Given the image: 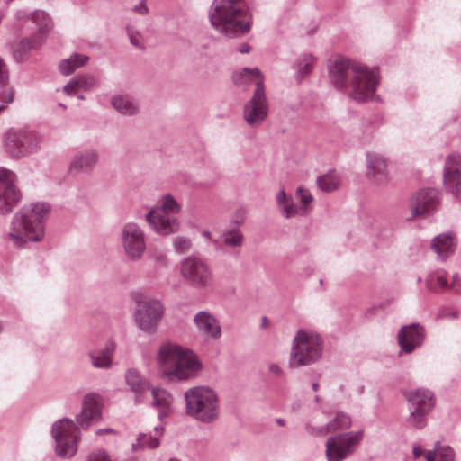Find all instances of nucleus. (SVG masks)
Returning a JSON list of instances; mask_svg holds the SVG:
<instances>
[{
    "mask_svg": "<svg viewBox=\"0 0 461 461\" xmlns=\"http://www.w3.org/2000/svg\"><path fill=\"white\" fill-rule=\"evenodd\" d=\"M102 397L90 393L82 401L81 411L76 416V421L68 418L56 420L51 426V436L55 441V452L61 458L74 456L80 438V428L87 429L102 418Z\"/></svg>",
    "mask_w": 461,
    "mask_h": 461,
    "instance_id": "1",
    "label": "nucleus"
},
{
    "mask_svg": "<svg viewBox=\"0 0 461 461\" xmlns=\"http://www.w3.org/2000/svg\"><path fill=\"white\" fill-rule=\"evenodd\" d=\"M330 78L337 89L350 86L349 96L357 102L374 98L379 83L377 73L357 61L339 59L329 68Z\"/></svg>",
    "mask_w": 461,
    "mask_h": 461,
    "instance_id": "2",
    "label": "nucleus"
},
{
    "mask_svg": "<svg viewBox=\"0 0 461 461\" xmlns=\"http://www.w3.org/2000/svg\"><path fill=\"white\" fill-rule=\"evenodd\" d=\"M208 17L212 27L228 38H239L249 33L253 22L244 0H213Z\"/></svg>",
    "mask_w": 461,
    "mask_h": 461,
    "instance_id": "3",
    "label": "nucleus"
},
{
    "mask_svg": "<svg viewBox=\"0 0 461 461\" xmlns=\"http://www.w3.org/2000/svg\"><path fill=\"white\" fill-rule=\"evenodd\" d=\"M156 360L160 377L167 382L189 380L202 370L201 362L192 351L172 342L161 344Z\"/></svg>",
    "mask_w": 461,
    "mask_h": 461,
    "instance_id": "4",
    "label": "nucleus"
},
{
    "mask_svg": "<svg viewBox=\"0 0 461 461\" xmlns=\"http://www.w3.org/2000/svg\"><path fill=\"white\" fill-rule=\"evenodd\" d=\"M50 206L36 203L21 208L13 217L8 238L14 247L23 248L28 242L40 241L44 237L43 221Z\"/></svg>",
    "mask_w": 461,
    "mask_h": 461,
    "instance_id": "5",
    "label": "nucleus"
},
{
    "mask_svg": "<svg viewBox=\"0 0 461 461\" xmlns=\"http://www.w3.org/2000/svg\"><path fill=\"white\" fill-rule=\"evenodd\" d=\"M233 80L237 85L249 81L255 83L253 95L243 106V119L249 127H259L267 119L269 110L260 70L257 68H244L240 72L234 74Z\"/></svg>",
    "mask_w": 461,
    "mask_h": 461,
    "instance_id": "6",
    "label": "nucleus"
},
{
    "mask_svg": "<svg viewBox=\"0 0 461 461\" xmlns=\"http://www.w3.org/2000/svg\"><path fill=\"white\" fill-rule=\"evenodd\" d=\"M186 413L203 423L215 421L220 414L217 393L209 386H194L185 393Z\"/></svg>",
    "mask_w": 461,
    "mask_h": 461,
    "instance_id": "7",
    "label": "nucleus"
},
{
    "mask_svg": "<svg viewBox=\"0 0 461 461\" xmlns=\"http://www.w3.org/2000/svg\"><path fill=\"white\" fill-rule=\"evenodd\" d=\"M323 340L312 330L300 329L293 341L289 356V366L297 368L319 361L322 356Z\"/></svg>",
    "mask_w": 461,
    "mask_h": 461,
    "instance_id": "8",
    "label": "nucleus"
},
{
    "mask_svg": "<svg viewBox=\"0 0 461 461\" xmlns=\"http://www.w3.org/2000/svg\"><path fill=\"white\" fill-rule=\"evenodd\" d=\"M181 206L171 194L164 195L160 203L152 208L145 216L150 229L160 235H170L179 230L176 215Z\"/></svg>",
    "mask_w": 461,
    "mask_h": 461,
    "instance_id": "9",
    "label": "nucleus"
},
{
    "mask_svg": "<svg viewBox=\"0 0 461 461\" xmlns=\"http://www.w3.org/2000/svg\"><path fill=\"white\" fill-rule=\"evenodd\" d=\"M179 271L185 283L194 289L207 292L214 287V275L208 262L197 256H188L180 262Z\"/></svg>",
    "mask_w": 461,
    "mask_h": 461,
    "instance_id": "10",
    "label": "nucleus"
},
{
    "mask_svg": "<svg viewBox=\"0 0 461 461\" xmlns=\"http://www.w3.org/2000/svg\"><path fill=\"white\" fill-rule=\"evenodd\" d=\"M41 137L29 128H11L4 135L3 146L13 158L29 156L40 149Z\"/></svg>",
    "mask_w": 461,
    "mask_h": 461,
    "instance_id": "11",
    "label": "nucleus"
},
{
    "mask_svg": "<svg viewBox=\"0 0 461 461\" xmlns=\"http://www.w3.org/2000/svg\"><path fill=\"white\" fill-rule=\"evenodd\" d=\"M364 437L363 430L337 434L327 438L325 456L327 461H344L352 456Z\"/></svg>",
    "mask_w": 461,
    "mask_h": 461,
    "instance_id": "12",
    "label": "nucleus"
},
{
    "mask_svg": "<svg viewBox=\"0 0 461 461\" xmlns=\"http://www.w3.org/2000/svg\"><path fill=\"white\" fill-rule=\"evenodd\" d=\"M164 315L162 303L155 298L136 301L134 321L137 328L148 334H153Z\"/></svg>",
    "mask_w": 461,
    "mask_h": 461,
    "instance_id": "13",
    "label": "nucleus"
},
{
    "mask_svg": "<svg viewBox=\"0 0 461 461\" xmlns=\"http://www.w3.org/2000/svg\"><path fill=\"white\" fill-rule=\"evenodd\" d=\"M120 243L129 260L137 262L143 258L147 248L145 233L136 222L130 221L122 225Z\"/></svg>",
    "mask_w": 461,
    "mask_h": 461,
    "instance_id": "14",
    "label": "nucleus"
},
{
    "mask_svg": "<svg viewBox=\"0 0 461 461\" xmlns=\"http://www.w3.org/2000/svg\"><path fill=\"white\" fill-rule=\"evenodd\" d=\"M16 175L5 167H0V214L10 213L20 203L22 193L17 188Z\"/></svg>",
    "mask_w": 461,
    "mask_h": 461,
    "instance_id": "15",
    "label": "nucleus"
},
{
    "mask_svg": "<svg viewBox=\"0 0 461 461\" xmlns=\"http://www.w3.org/2000/svg\"><path fill=\"white\" fill-rule=\"evenodd\" d=\"M16 175L5 167H0V214L10 213L20 203L22 193L17 188Z\"/></svg>",
    "mask_w": 461,
    "mask_h": 461,
    "instance_id": "16",
    "label": "nucleus"
},
{
    "mask_svg": "<svg viewBox=\"0 0 461 461\" xmlns=\"http://www.w3.org/2000/svg\"><path fill=\"white\" fill-rule=\"evenodd\" d=\"M412 216H428L439 206V193L434 188L420 189L411 201Z\"/></svg>",
    "mask_w": 461,
    "mask_h": 461,
    "instance_id": "17",
    "label": "nucleus"
},
{
    "mask_svg": "<svg viewBox=\"0 0 461 461\" xmlns=\"http://www.w3.org/2000/svg\"><path fill=\"white\" fill-rule=\"evenodd\" d=\"M425 329L420 323H411L402 327L397 334L398 344L402 351L406 354L411 353L416 348L423 343Z\"/></svg>",
    "mask_w": 461,
    "mask_h": 461,
    "instance_id": "18",
    "label": "nucleus"
},
{
    "mask_svg": "<svg viewBox=\"0 0 461 461\" xmlns=\"http://www.w3.org/2000/svg\"><path fill=\"white\" fill-rule=\"evenodd\" d=\"M194 323L205 340H217L221 337L220 321L209 312H198L194 317Z\"/></svg>",
    "mask_w": 461,
    "mask_h": 461,
    "instance_id": "19",
    "label": "nucleus"
},
{
    "mask_svg": "<svg viewBox=\"0 0 461 461\" xmlns=\"http://www.w3.org/2000/svg\"><path fill=\"white\" fill-rule=\"evenodd\" d=\"M125 382L134 395V402L136 404L147 402L151 388L150 383L147 378L138 370L131 368L125 373Z\"/></svg>",
    "mask_w": 461,
    "mask_h": 461,
    "instance_id": "20",
    "label": "nucleus"
},
{
    "mask_svg": "<svg viewBox=\"0 0 461 461\" xmlns=\"http://www.w3.org/2000/svg\"><path fill=\"white\" fill-rule=\"evenodd\" d=\"M99 154L94 149L77 151L72 158L68 171L71 174L91 172L97 165Z\"/></svg>",
    "mask_w": 461,
    "mask_h": 461,
    "instance_id": "21",
    "label": "nucleus"
},
{
    "mask_svg": "<svg viewBox=\"0 0 461 461\" xmlns=\"http://www.w3.org/2000/svg\"><path fill=\"white\" fill-rule=\"evenodd\" d=\"M408 409L431 412L435 407L434 393L429 389L418 388L406 394Z\"/></svg>",
    "mask_w": 461,
    "mask_h": 461,
    "instance_id": "22",
    "label": "nucleus"
},
{
    "mask_svg": "<svg viewBox=\"0 0 461 461\" xmlns=\"http://www.w3.org/2000/svg\"><path fill=\"white\" fill-rule=\"evenodd\" d=\"M366 176L377 185L387 180V161L380 154L368 152L366 154Z\"/></svg>",
    "mask_w": 461,
    "mask_h": 461,
    "instance_id": "23",
    "label": "nucleus"
},
{
    "mask_svg": "<svg viewBox=\"0 0 461 461\" xmlns=\"http://www.w3.org/2000/svg\"><path fill=\"white\" fill-rule=\"evenodd\" d=\"M351 425V418L343 412H338L336 416L325 426L314 428L310 424L305 425V429L312 435H326L330 432L348 429Z\"/></svg>",
    "mask_w": 461,
    "mask_h": 461,
    "instance_id": "24",
    "label": "nucleus"
},
{
    "mask_svg": "<svg viewBox=\"0 0 461 461\" xmlns=\"http://www.w3.org/2000/svg\"><path fill=\"white\" fill-rule=\"evenodd\" d=\"M149 395L152 397L151 406L158 411V418L161 420L164 417H167L172 411L173 397L171 393L161 387H151Z\"/></svg>",
    "mask_w": 461,
    "mask_h": 461,
    "instance_id": "25",
    "label": "nucleus"
},
{
    "mask_svg": "<svg viewBox=\"0 0 461 461\" xmlns=\"http://www.w3.org/2000/svg\"><path fill=\"white\" fill-rule=\"evenodd\" d=\"M43 43L44 38L41 35H32L23 39L13 48L14 59L18 63L24 61L30 51L40 49Z\"/></svg>",
    "mask_w": 461,
    "mask_h": 461,
    "instance_id": "26",
    "label": "nucleus"
},
{
    "mask_svg": "<svg viewBox=\"0 0 461 461\" xmlns=\"http://www.w3.org/2000/svg\"><path fill=\"white\" fill-rule=\"evenodd\" d=\"M115 350L114 343L111 342L104 348L88 353L91 364L95 368L108 369L112 366V357Z\"/></svg>",
    "mask_w": 461,
    "mask_h": 461,
    "instance_id": "27",
    "label": "nucleus"
},
{
    "mask_svg": "<svg viewBox=\"0 0 461 461\" xmlns=\"http://www.w3.org/2000/svg\"><path fill=\"white\" fill-rule=\"evenodd\" d=\"M431 249L441 258H447L454 252V234L451 231L435 237L431 242Z\"/></svg>",
    "mask_w": 461,
    "mask_h": 461,
    "instance_id": "28",
    "label": "nucleus"
},
{
    "mask_svg": "<svg viewBox=\"0 0 461 461\" xmlns=\"http://www.w3.org/2000/svg\"><path fill=\"white\" fill-rule=\"evenodd\" d=\"M111 104L119 113L127 116L136 114L139 109L137 102L128 95H113L111 99Z\"/></svg>",
    "mask_w": 461,
    "mask_h": 461,
    "instance_id": "29",
    "label": "nucleus"
},
{
    "mask_svg": "<svg viewBox=\"0 0 461 461\" xmlns=\"http://www.w3.org/2000/svg\"><path fill=\"white\" fill-rule=\"evenodd\" d=\"M316 59L312 54L304 53L299 56L294 63L295 78L298 82L307 77L313 70Z\"/></svg>",
    "mask_w": 461,
    "mask_h": 461,
    "instance_id": "30",
    "label": "nucleus"
},
{
    "mask_svg": "<svg viewBox=\"0 0 461 461\" xmlns=\"http://www.w3.org/2000/svg\"><path fill=\"white\" fill-rule=\"evenodd\" d=\"M89 60L88 56L81 53H73L69 58L62 59L59 64V72L64 76H69L74 71L85 66Z\"/></svg>",
    "mask_w": 461,
    "mask_h": 461,
    "instance_id": "31",
    "label": "nucleus"
},
{
    "mask_svg": "<svg viewBox=\"0 0 461 461\" xmlns=\"http://www.w3.org/2000/svg\"><path fill=\"white\" fill-rule=\"evenodd\" d=\"M425 459L427 461H455V451L451 447L437 442L432 450L426 452Z\"/></svg>",
    "mask_w": 461,
    "mask_h": 461,
    "instance_id": "32",
    "label": "nucleus"
},
{
    "mask_svg": "<svg viewBox=\"0 0 461 461\" xmlns=\"http://www.w3.org/2000/svg\"><path fill=\"white\" fill-rule=\"evenodd\" d=\"M408 410L409 415L405 419L406 425L414 429H423L428 424V417L430 413L414 409Z\"/></svg>",
    "mask_w": 461,
    "mask_h": 461,
    "instance_id": "33",
    "label": "nucleus"
},
{
    "mask_svg": "<svg viewBox=\"0 0 461 461\" xmlns=\"http://www.w3.org/2000/svg\"><path fill=\"white\" fill-rule=\"evenodd\" d=\"M37 28V33L35 35H41L45 39L47 33H49L52 27L53 23L50 15L41 10H36L34 18L32 21Z\"/></svg>",
    "mask_w": 461,
    "mask_h": 461,
    "instance_id": "34",
    "label": "nucleus"
},
{
    "mask_svg": "<svg viewBox=\"0 0 461 461\" xmlns=\"http://www.w3.org/2000/svg\"><path fill=\"white\" fill-rule=\"evenodd\" d=\"M164 428L162 426H155L154 432L155 435L147 434V433H140L138 435L139 441L140 442L139 445H141L142 447L155 449L159 446V437L163 434Z\"/></svg>",
    "mask_w": 461,
    "mask_h": 461,
    "instance_id": "35",
    "label": "nucleus"
},
{
    "mask_svg": "<svg viewBox=\"0 0 461 461\" xmlns=\"http://www.w3.org/2000/svg\"><path fill=\"white\" fill-rule=\"evenodd\" d=\"M427 285L433 291L446 289L448 286L447 273L443 270H438L429 274L427 277Z\"/></svg>",
    "mask_w": 461,
    "mask_h": 461,
    "instance_id": "36",
    "label": "nucleus"
},
{
    "mask_svg": "<svg viewBox=\"0 0 461 461\" xmlns=\"http://www.w3.org/2000/svg\"><path fill=\"white\" fill-rule=\"evenodd\" d=\"M444 184L446 188L455 196L461 193V173L456 170L455 173H444Z\"/></svg>",
    "mask_w": 461,
    "mask_h": 461,
    "instance_id": "37",
    "label": "nucleus"
},
{
    "mask_svg": "<svg viewBox=\"0 0 461 461\" xmlns=\"http://www.w3.org/2000/svg\"><path fill=\"white\" fill-rule=\"evenodd\" d=\"M339 180L334 172L328 173L317 178V185L320 189L330 193L339 187Z\"/></svg>",
    "mask_w": 461,
    "mask_h": 461,
    "instance_id": "38",
    "label": "nucleus"
},
{
    "mask_svg": "<svg viewBox=\"0 0 461 461\" xmlns=\"http://www.w3.org/2000/svg\"><path fill=\"white\" fill-rule=\"evenodd\" d=\"M244 237L240 230L233 229L223 233V243L230 247H241Z\"/></svg>",
    "mask_w": 461,
    "mask_h": 461,
    "instance_id": "39",
    "label": "nucleus"
},
{
    "mask_svg": "<svg viewBox=\"0 0 461 461\" xmlns=\"http://www.w3.org/2000/svg\"><path fill=\"white\" fill-rule=\"evenodd\" d=\"M173 248L176 253L185 254L192 249V240L185 236H176L173 239Z\"/></svg>",
    "mask_w": 461,
    "mask_h": 461,
    "instance_id": "40",
    "label": "nucleus"
},
{
    "mask_svg": "<svg viewBox=\"0 0 461 461\" xmlns=\"http://www.w3.org/2000/svg\"><path fill=\"white\" fill-rule=\"evenodd\" d=\"M461 155L458 153L450 154L445 163L444 173H455L456 170L460 171Z\"/></svg>",
    "mask_w": 461,
    "mask_h": 461,
    "instance_id": "41",
    "label": "nucleus"
},
{
    "mask_svg": "<svg viewBox=\"0 0 461 461\" xmlns=\"http://www.w3.org/2000/svg\"><path fill=\"white\" fill-rule=\"evenodd\" d=\"M296 194L301 203V211L303 213H307L309 212L307 205L312 202V195L308 190L303 187L297 188Z\"/></svg>",
    "mask_w": 461,
    "mask_h": 461,
    "instance_id": "42",
    "label": "nucleus"
},
{
    "mask_svg": "<svg viewBox=\"0 0 461 461\" xmlns=\"http://www.w3.org/2000/svg\"><path fill=\"white\" fill-rule=\"evenodd\" d=\"M279 210L281 214L286 219L292 218L299 212V210L292 197L288 199L285 203L279 206Z\"/></svg>",
    "mask_w": 461,
    "mask_h": 461,
    "instance_id": "43",
    "label": "nucleus"
},
{
    "mask_svg": "<svg viewBox=\"0 0 461 461\" xmlns=\"http://www.w3.org/2000/svg\"><path fill=\"white\" fill-rule=\"evenodd\" d=\"M80 90L89 91L95 88L97 85L95 78L90 75H83L77 77Z\"/></svg>",
    "mask_w": 461,
    "mask_h": 461,
    "instance_id": "44",
    "label": "nucleus"
},
{
    "mask_svg": "<svg viewBox=\"0 0 461 461\" xmlns=\"http://www.w3.org/2000/svg\"><path fill=\"white\" fill-rule=\"evenodd\" d=\"M127 34L131 43L137 48L143 49V41L141 35L131 28H127Z\"/></svg>",
    "mask_w": 461,
    "mask_h": 461,
    "instance_id": "45",
    "label": "nucleus"
},
{
    "mask_svg": "<svg viewBox=\"0 0 461 461\" xmlns=\"http://www.w3.org/2000/svg\"><path fill=\"white\" fill-rule=\"evenodd\" d=\"M86 461H112L106 451L103 449L91 452Z\"/></svg>",
    "mask_w": 461,
    "mask_h": 461,
    "instance_id": "46",
    "label": "nucleus"
},
{
    "mask_svg": "<svg viewBox=\"0 0 461 461\" xmlns=\"http://www.w3.org/2000/svg\"><path fill=\"white\" fill-rule=\"evenodd\" d=\"M151 259L154 261L156 267H167L168 265V260L166 254L162 252H154L151 255Z\"/></svg>",
    "mask_w": 461,
    "mask_h": 461,
    "instance_id": "47",
    "label": "nucleus"
},
{
    "mask_svg": "<svg viewBox=\"0 0 461 461\" xmlns=\"http://www.w3.org/2000/svg\"><path fill=\"white\" fill-rule=\"evenodd\" d=\"M78 83L77 80V77L71 78L68 83L64 86L63 90L67 95H74L78 90H80V87L78 86Z\"/></svg>",
    "mask_w": 461,
    "mask_h": 461,
    "instance_id": "48",
    "label": "nucleus"
},
{
    "mask_svg": "<svg viewBox=\"0 0 461 461\" xmlns=\"http://www.w3.org/2000/svg\"><path fill=\"white\" fill-rule=\"evenodd\" d=\"M34 12H28L26 10H18L15 14V18L17 21H33Z\"/></svg>",
    "mask_w": 461,
    "mask_h": 461,
    "instance_id": "49",
    "label": "nucleus"
},
{
    "mask_svg": "<svg viewBox=\"0 0 461 461\" xmlns=\"http://www.w3.org/2000/svg\"><path fill=\"white\" fill-rule=\"evenodd\" d=\"M9 79L6 65L0 59V87H4Z\"/></svg>",
    "mask_w": 461,
    "mask_h": 461,
    "instance_id": "50",
    "label": "nucleus"
},
{
    "mask_svg": "<svg viewBox=\"0 0 461 461\" xmlns=\"http://www.w3.org/2000/svg\"><path fill=\"white\" fill-rule=\"evenodd\" d=\"M133 12L140 14V15H146L149 13V8L146 5V0H141V2L132 8Z\"/></svg>",
    "mask_w": 461,
    "mask_h": 461,
    "instance_id": "51",
    "label": "nucleus"
},
{
    "mask_svg": "<svg viewBox=\"0 0 461 461\" xmlns=\"http://www.w3.org/2000/svg\"><path fill=\"white\" fill-rule=\"evenodd\" d=\"M292 196H287L285 190H280L276 196V203L279 206H281L283 203H285V202L290 199Z\"/></svg>",
    "mask_w": 461,
    "mask_h": 461,
    "instance_id": "52",
    "label": "nucleus"
},
{
    "mask_svg": "<svg viewBox=\"0 0 461 461\" xmlns=\"http://www.w3.org/2000/svg\"><path fill=\"white\" fill-rule=\"evenodd\" d=\"M269 372L272 373L274 375L279 377L283 375V369L280 367L277 364H270L268 366Z\"/></svg>",
    "mask_w": 461,
    "mask_h": 461,
    "instance_id": "53",
    "label": "nucleus"
},
{
    "mask_svg": "<svg viewBox=\"0 0 461 461\" xmlns=\"http://www.w3.org/2000/svg\"><path fill=\"white\" fill-rule=\"evenodd\" d=\"M412 454L414 459H418L423 455V448L418 444H414L412 447Z\"/></svg>",
    "mask_w": 461,
    "mask_h": 461,
    "instance_id": "54",
    "label": "nucleus"
},
{
    "mask_svg": "<svg viewBox=\"0 0 461 461\" xmlns=\"http://www.w3.org/2000/svg\"><path fill=\"white\" fill-rule=\"evenodd\" d=\"M14 100V93L12 90H8L3 93V102L5 104H10Z\"/></svg>",
    "mask_w": 461,
    "mask_h": 461,
    "instance_id": "55",
    "label": "nucleus"
},
{
    "mask_svg": "<svg viewBox=\"0 0 461 461\" xmlns=\"http://www.w3.org/2000/svg\"><path fill=\"white\" fill-rule=\"evenodd\" d=\"M95 434L97 436H103L105 434H116V431L113 429L107 428V429H99L95 431Z\"/></svg>",
    "mask_w": 461,
    "mask_h": 461,
    "instance_id": "56",
    "label": "nucleus"
},
{
    "mask_svg": "<svg viewBox=\"0 0 461 461\" xmlns=\"http://www.w3.org/2000/svg\"><path fill=\"white\" fill-rule=\"evenodd\" d=\"M239 51L242 54L249 53L250 51V46L248 43H243L240 46Z\"/></svg>",
    "mask_w": 461,
    "mask_h": 461,
    "instance_id": "57",
    "label": "nucleus"
},
{
    "mask_svg": "<svg viewBox=\"0 0 461 461\" xmlns=\"http://www.w3.org/2000/svg\"><path fill=\"white\" fill-rule=\"evenodd\" d=\"M140 442L139 441V438H137V440L135 443H132L131 449L132 451H138L140 449H144L141 445H139Z\"/></svg>",
    "mask_w": 461,
    "mask_h": 461,
    "instance_id": "58",
    "label": "nucleus"
},
{
    "mask_svg": "<svg viewBox=\"0 0 461 461\" xmlns=\"http://www.w3.org/2000/svg\"><path fill=\"white\" fill-rule=\"evenodd\" d=\"M267 325H268V320H267V318L266 316H263L261 318V327L262 328H267Z\"/></svg>",
    "mask_w": 461,
    "mask_h": 461,
    "instance_id": "59",
    "label": "nucleus"
},
{
    "mask_svg": "<svg viewBox=\"0 0 461 461\" xmlns=\"http://www.w3.org/2000/svg\"><path fill=\"white\" fill-rule=\"evenodd\" d=\"M276 423H277L279 426H285V420H284V419L278 418V419H276Z\"/></svg>",
    "mask_w": 461,
    "mask_h": 461,
    "instance_id": "60",
    "label": "nucleus"
},
{
    "mask_svg": "<svg viewBox=\"0 0 461 461\" xmlns=\"http://www.w3.org/2000/svg\"><path fill=\"white\" fill-rule=\"evenodd\" d=\"M202 234L203 237L211 239V233L208 230H203Z\"/></svg>",
    "mask_w": 461,
    "mask_h": 461,
    "instance_id": "61",
    "label": "nucleus"
},
{
    "mask_svg": "<svg viewBox=\"0 0 461 461\" xmlns=\"http://www.w3.org/2000/svg\"><path fill=\"white\" fill-rule=\"evenodd\" d=\"M312 389L314 391H318L319 389V384L318 383H313L312 385Z\"/></svg>",
    "mask_w": 461,
    "mask_h": 461,
    "instance_id": "62",
    "label": "nucleus"
},
{
    "mask_svg": "<svg viewBox=\"0 0 461 461\" xmlns=\"http://www.w3.org/2000/svg\"><path fill=\"white\" fill-rule=\"evenodd\" d=\"M77 98L80 99V100H84L85 99V96L83 95H77Z\"/></svg>",
    "mask_w": 461,
    "mask_h": 461,
    "instance_id": "63",
    "label": "nucleus"
},
{
    "mask_svg": "<svg viewBox=\"0 0 461 461\" xmlns=\"http://www.w3.org/2000/svg\"><path fill=\"white\" fill-rule=\"evenodd\" d=\"M243 221H244L243 218H241L240 221H237L236 222H237V224H241L243 222Z\"/></svg>",
    "mask_w": 461,
    "mask_h": 461,
    "instance_id": "64",
    "label": "nucleus"
}]
</instances>
